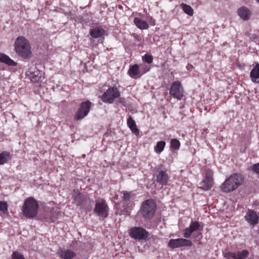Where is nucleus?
I'll list each match as a JSON object with an SVG mask.
<instances>
[{"label":"nucleus","mask_w":259,"mask_h":259,"mask_svg":"<svg viewBox=\"0 0 259 259\" xmlns=\"http://www.w3.org/2000/svg\"><path fill=\"white\" fill-rule=\"evenodd\" d=\"M16 53L20 57L28 59L31 57L32 53L29 42L22 36L17 37L14 44Z\"/></svg>","instance_id":"nucleus-1"},{"label":"nucleus","mask_w":259,"mask_h":259,"mask_svg":"<svg viewBox=\"0 0 259 259\" xmlns=\"http://www.w3.org/2000/svg\"><path fill=\"white\" fill-rule=\"evenodd\" d=\"M244 181V179L241 175L235 174L230 176L222 184L221 188L224 192H230L233 191L241 185Z\"/></svg>","instance_id":"nucleus-2"},{"label":"nucleus","mask_w":259,"mask_h":259,"mask_svg":"<svg viewBox=\"0 0 259 259\" xmlns=\"http://www.w3.org/2000/svg\"><path fill=\"white\" fill-rule=\"evenodd\" d=\"M38 204L33 198L29 197L25 199L22 208L24 216L28 218L34 217L37 213Z\"/></svg>","instance_id":"nucleus-3"},{"label":"nucleus","mask_w":259,"mask_h":259,"mask_svg":"<svg viewBox=\"0 0 259 259\" xmlns=\"http://www.w3.org/2000/svg\"><path fill=\"white\" fill-rule=\"evenodd\" d=\"M156 209V205L153 199H148L143 202L141 207V213L146 219H150L154 217Z\"/></svg>","instance_id":"nucleus-4"},{"label":"nucleus","mask_w":259,"mask_h":259,"mask_svg":"<svg viewBox=\"0 0 259 259\" xmlns=\"http://www.w3.org/2000/svg\"><path fill=\"white\" fill-rule=\"evenodd\" d=\"M94 211L100 219L104 220L108 216L109 208L105 201L100 199L96 201Z\"/></svg>","instance_id":"nucleus-5"},{"label":"nucleus","mask_w":259,"mask_h":259,"mask_svg":"<svg viewBox=\"0 0 259 259\" xmlns=\"http://www.w3.org/2000/svg\"><path fill=\"white\" fill-rule=\"evenodd\" d=\"M120 96V93L116 87L109 88L102 95V100L105 103H112L115 98Z\"/></svg>","instance_id":"nucleus-6"},{"label":"nucleus","mask_w":259,"mask_h":259,"mask_svg":"<svg viewBox=\"0 0 259 259\" xmlns=\"http://www.w3.org/2000/svg\"><path fill=\"white\" fill-rule=\"evenodd\" d=\"M91 104V102L89 101L82 102L75 113L74 119L76 120H79L87 116L90 110Z\"/></svg>","instance_id":"nucleus-7"},{"label":"nucleus","mask_w":259,"mask_h":259,"mask_svg":"<svg viewBox=\"0 0 259 259\" xmlns=\"http://www.w3.org/2000/svg\"><path fill=\"white\" fill-rule=\"evenodd\" d=\"M204 179L200 184L199 188L204 190H208L210 189L213 184V172L208 169H205L204 172Z\"/></svg>","instance_id":"nucleus-8"},{"label":"nucleus","mask_w":259,"mask_h":259,"mask_svg":"<svg viewBox=\"0 0 259 259\" xmlns=\"http://www.w3.org/2000/svg\"><path fill=\"white\" fill-rule=\"evenodd\" d=\"M131 237L138 240H145L148 237L149 233L145 229L141 227L132 228L129 232Z\"/></svg>","instance_id":"nucleus-9"},{"label":"nucleus","mask_w":259,"mask_h":259,"mask_svg":"<svg viewBox=\"0 0 259 259\" xmlns=\"http://www.w3.org/2000/svg\"><path fill=\"white\" fill-rule=\"evenodd\" d=\"M184 90L179 81L172 82L169 90V94L178 100H181L183 97Z\"/></svg>","instance_id":"nucleus-10"},{"label":"nucleus","mask_w":259,"mask_h":259,"mask_svg":"<svg viewBox=\"0 0 259 259\" xmlns=\"http://www.w3.org/2000/svg\"><path fill=\"white\" fill-rule=\"evenodd\" d=\"M192 243L190 240L184 238L170 239L168 242V246L171 248H176L184 246H191Z\"/></svg>","instance_id":"nucleus-11"},{"label":"nucleus","mask_w":259,"mask_h":259,"mask_svg":"<svg viewBox=\"0 0 259 259\" xmlns=\"http://www.w3.org/2000/svg\"><path fill=\"white\" fill-rule=\"evenodd\" d=\"M249 251L246 249L235 252H228L224 254V257L227 259H245L249 255Z\"/></svg>","instance_id":"nucleus-12"},{"label":"nucleus","mask_w":259,"mask_h":259,"mask_svg":"<svg viewBox=\"0 0 259 259\" xmlns=\"http://www.w3.org/2000/svg\"><path fill=\"white\" fill-rule=\"evenodd\" d=\"M246 221L250 225L254 226L258 223L259 217L254 210L248 209L244 217Z\"/></svg>","instance_id":"nucleus-13"},{"label":"nucleus","mask_w":259,"mask_h":259,"mask_svg":"<svg viewBox=\"0 0 259 259\" xmlns=\"http://www.w3.org/2000/svg\"><path fill=\"white\" fill-rule=\"evenodd\" d=\"M27 75L31 80L34 82L41 81L44 78V73L38 69L33 71L32 69H30L28 72Z\"/></svg>","instance_id":"nucleus-14"},{"label":"nucleus","mask_w":259,"mask_h":259,"mask_svg":"<svg viewBox=\"0 0 259 259\" xmlns=\"http://www.w3.org/2000/svg\"><path fill=\"white\" fill-rule=\"evenodd\" d=\"M168 181V176L166 171L157 170L156 182L161 185H165Z\"/></svg>","instance_id":"nucleus-15"},{"label":"nucleus","mask_w":259,"mask_h":259,"mask_svg":"<svg viewBox=\"0 0 259 259\" xmlns=\"http://www.w3.org/2000/svg\"><path fill=\"white\" fill-rule=\"evenodd\" d=\"M57 254L62 259H72L76 255L75 252L70 249H60Z\"/></svg>","instance_id":"nucleus-16"},{"label":"nucleus","mask_w":259,"mask_h":259,"mask_svg":"<svg viewBox=\"0 0 259 259\" xmlns=\"http://www.w3.org/2000/svg\"><path fill=\"white\" fill-rule=\"evenodd\" d=\"M129 75L133 78H138L141 76L139 66L135 64L130 67L128 71Z\"/></svg>","instance_id":"nucleus-17"},{"label":"nucleus","mask_w":259,"mask_h":259,"mask_svg":"<svg viewBox=\"0 0 259 259\" xmlns=\"http://www.w3.org/2000/svg\"><path fill=\"white\" fill-rule=\"evenodd\" d=\"M74 200L77 205H82L86 200V197L78 191L74 190L72 194Z\"/></svg>","instance_id":"nucleus-18"},{"label":"nucleus","mask_w":259,"mask_h":259,"mask_svg":"<svg viewBox=\"0 0 259 259\" xmlns=\"http://www.w3.org/2000/svg\"><path fill=\"white\" fill-rule=\"evenodd\" d=\"M250 77L253 82L259 83V63H257L251 70Z\"/></svg>","instance_id":"nucleus-19"},{"label":"nucleus","mask_w":259,"mask_h":259,"mask_svg":"<svg viewBox=\"0 0 259 259\" xmlns=\"http://www.w3.org/2000/svg\"><path fill=\"white\" fill-rule=\"evenodd\" d=\"M238 15L244 20H247L251 16V12L249 9L245 7H242L238 10Z\"/></svg>","instance_id":"nucleus-20"},{"label":"nucleus","mask_w":259,"mask_h":259,"mask_svg":"<svg viewBox=\"0 0 259 259\" xmlns=\"http://www.w3.org/2000/svg\"><path fill=\"white\" fill-rule=\"evenodd\" d=\"M127 124L133 133H134L136 136H138L139 135V131L137 127L136 122L131 116H130L127 118Z\"/></svg>","instance_id":"nucleus-21"},{"label":"nucleus","mask_w":259,"mask_h":259,"mask_svg":"<svg viewBox=\"0 0 259 259\" xmlns=\"http://www.w3.org/2000/svg\"><path fill=\"white\" fill-rule=\"evenodd\" d=\"M90 33L92 37L98 38L104 34L105 31L103 28L97 27L92 29Z\"/></svg>","instance_id":"nucleus-22"},{"label":"nucleus","mask_w":259,"mask_h":259,"mask_svg":"<svg viewBox=\"0 0 259 259\" xmlns=\"http://www.w3.org/2000/svg\"><path fill=\"white\" fill-rule=\"evenodd\" d=\"M11 159V154L7 151H3L0 154V165L7 163Z\"/></svg>","instance_id":"nucleus-23"},{"label":"nucleus","mask_w":259,"mask_h":259,"mask_svg":"<svg viewBox=\"0 0 259 259\" xmlns=\"http://www.w3.org/2000/svg\"><path fill=\"white\" fill-rule=\"evenodd\" d=\"M134 22L136 26L141 29H146L149 27L148 24L145 21L139 18H135Z\"/></svg>","instance_id":"nucleus-24"},{"label":"nucleus","mask_w":259,"mask_h":259,"mask_svg":"<svg viewBox=\"0 0 259 259\" xmlns=\"http://www.w3.org/2000/svg\"><path fill=\"white\" fill-rule=\"evenodd\" d=\"M0 61L4 62L9 65L15 66L16 65L17 63L14 62L13 60L10 58L8 56L4 54L0 55Z\"/></svg>","instance_id":"nucleus-25"},{"label":"nucleus","mask_w":259,"mask_h":259,"mask_svg":"<svg viewBox=\"0 0 259 259\" xmlns=\"http://www.w3.org/2000/svg\"><path fill=\"white\" fill-rule=\"evenodd\" d=\"M180 6L183 11L186 14L190 16H192L193 15V9L190 6L184 3H182Z\"/></svg>","instance_id":"nucleus-26"},{"label":"nucleus","mask_w":259,"mask_h":259,"mask_svg":"<svg viewBox=\"0 0 259 259\" xmlns=\"http://www.w3.org/2000/svg\"><path fill=\"white\" fill-rule=\"evenodd\" d=\"M165 142L164 141H159L157 143L156 145L154 147L155 152L159 154L163 150L165 146Z\"/></svg>","instance_id":"nucleus-27"},{"label":"nucleus","mask_w":259,"mask_h":259,"mask_svg":"<svg viewBox=\"0 0 259 259\" xmlns=\"http://www.w3.org/2000/svg\"><path fill=\"white\" fill-rule=\"evenodd\" d=\"M134 194L132 192H123V195L122 197L123 200L125 201H128L133 199L134 197Z\"/></svg>","instance_id":"nucleus-28"},{"label":"nucleus","mask_w":259,"mask_h":259,"mask_svg":"<svg viewBox=\"0 0 259 259\" xmlns=\"http://www.w3.org/2000/svg\"><path fill=\"white\" fill-rule=\"evenodd\" d=\"M170 145H171V147L172 148L175 150L179 149L180 147V141L176 139H173L171 140Z\"/></svg>","instance_id":"nucleus-29"},{"label":"nucleus","mask_w":259,"mask_h":259,"mask_svg":"<svg viewBox=\"0 0 259 259\" xmlns=\"http://www.w3.org/2000/svg\"><path fill=\"white\" fill-rule=\"evenodd\" d=\"M142 59L145 62L150 64L153 62V58L151 55L147 53L142 57Z\"/></svg>","instance_id":"nucleus-30"},{"label":"nucleus","mask_w":259,"mask_h":259,"mask_svg":"<svg viewBox=\"0 0 259 259\" xmlns=\"http://www.w3.org/2000/svg\"><path fill=\"white\" fill-rule=\"evenodd\" d=\"M139 67L142 75L149 71L150 69V66L146 64H141L139 66Z\"/></svg>","instance_id":"nucleus-31"},{"label":"nucleus","mask_w":259,"mask_h":259,"mask_svg":"<svg viewBox=\"0 0 259 259\" xmlns=\"http://www.w3.org/2000/svg\"><path fill=\"white\" fill-rule=\"evenodd\" d=\"M199 227H200V225H199V223L197 222H196V221L192 222L189 226V228L191 229V230L193 232H194V231L198 230Z\"/></svg>","instance_id":"nucleus-32"},{"label":"nucleus","mask_w":259,"mask_h":259,"mask_svg":"<svg viewBox=\"0 0 259 259\" xmlns=\"http://www.w3.org/2000/svg\"><path fill=\"white\" fill-rule=\"evenodd\" d=\"M0 210L3 213H6L8 211V204L6 202L0 201Z\"/></svg>","instance_id":"nucleus-33"},{"label":"nucleus","mask_w":259,"mask_h":259,"mask_svg":"<svg viewBox=\"0 0 259 259\" xmlns=\"http://www.w3.org/2000/svg\"><path fill=\"white\" fill-rule=\"evenodd\" d=\"M12 259H25L23 255L17 251H15L12 254Z\"/></svg>","instance_id":"nucleus-34"},{"label":"nucleus","mask_w":259,"mask_h":259,"mask_svg":"<svg viewBox=\"0 0 259 259\" xmlns=\"http://www.w3.org/2000/svg\"><path fill=\"white\" fill-rule=\"evenodd\" d=\"M193 232L191 230V229L189 227L188 228H186L184 230V237L186 238H188L191 236V234Z\"/></svg>","instance_id":"nucleus-35"},{"label":"nucleus","mask_w":259,"mask_h":259,"mask_svg":"<svg viewBox=\"0 0 259 259\" xmlns=\"http://www.w3.org/2000/svg\"><path fill=\"white\" fill-rule=\"evenodd\" d=\"M252 169L254 172L259 174V163L254 164Z\"/></svg>","instance_id":"nucleus-36"},{"label":"nucleus","mask_w":259,"mask_h":259,"mask_svg":"<svg viewBox=\"0 0 259 259\" xmlns=\"http://www.w3.org/2000/svg\"><path fill=\"white\" fill-rule=\"evenodd\" d=\"M257 3H259V0H256Z\"/></svg>","instance_id":"nucleus-37"}]
</instances>
